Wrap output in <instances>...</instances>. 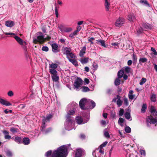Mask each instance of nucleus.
I'll use <instances>...</instances> for the list:
<instances>
[{
  "instance_id": "nucleus-58",
  "label": "nucleus",
  "mask_w": 157,
  "mask_h": 157,
  "mask_svg": "<svg viewBox=\"0 0 157 157\" xmlns=\"http://www.w3.org/2000/svg\"><path fill=\"white\" fill-rule=\"evenodd\" d=\"M104 135L105 137L107 138H109L110 136L109 134V133L107 132H104Z\"/></svg>"
},
{
  "instance_id": "nucleus-37",
  "label": "nucleus",
  "mask_w": 157,
  "mask_h": 157,
  "mask_svg": "<svg viewBox=\"0 0 157 157\" xmlns=\"http://www.w3.org/2000/svg\"><path fill=\"white\" fill-rule=\"evenodd\" d=\"M120 78H119L118 77L117 78L114 82L115 85L116 86H118L120 84Z\"/></svg>"
},
{
  "instance_id": "nucleus-18",
  "label": "nucleus",
  "mask_w": 157,
  "mask_h": 157,
  "mask_svg": "<svg viewBox=\"0 0 157 157\" xmlns=\"http://www.w3.org/2000/svg\"><path fill=\"white\" fill-rule=\"evenodd\" d=\"M150 111L151 114L154 116H155L157 115V111L155 108L153 106H151L150 109Z\"/></svg>"
},
{
  "instance_id": "nucleus-42",
  "label": "nucleus",
  "mask_w": 157,
  "mask_h": 157,
  "mask_svg": "<svg viewBox=\"0 0 157 157\" xmlns=\"http://www.w3.org/2000/svg\"><path fill=\"white\" fill-rule=\"evenodd\" d=\"M144 29H143L141 27H140L138 28V29L137 30V33L138 34H140L141 33L143 32Z\"/></svg>"
},
{
  "instance_id": "nucleus-10",
  "label": "nucleus",
  "mask_w": 157,
  "mask_h": 157,
  "mask_svg": "<svg viewBox=\"0 0 157 157\" xmlns=\"http://www.w3.org/2000/svg\"><path fill=\"white\" fill-rule=\"evenodd\" d=\"M52 117V115L51 114L48 115L46 117H44L42 120L43 125L42 126V129L43 130V128L45 127V123L47 121H49Z\"/></svg>"
},
{
  "instance_id": "nucleus-13",
  "label": "nucleus",
  "mask_w": 157,
  "mask_h": 157,
  "mask_svg": "<svg viewBox=\"0 0 157 157\" xmlns=\"http://www.w3.org/2000/svg\"><path fill=\"white\" fill-rule=\"evenodd\" d=\"M131 110L129 108L127 109V112L124 113V115L125 118L131 121L132 120L130 116Z\"/></svg>"
},
{
  "instance_id": "nucleus-35",
  "label": "nucleus",
  "mask_w": 157,
  "mask_h": 157,
  "mask_svg": "<svg viewBox=\"0 0 157 157\" xmlns=\"http://www.w3.org/2000/svg\"><path fill=\"white\" fill-rule=\"evenodd\" d=\"M14 139L15 141L18 144H20L21 141V138L18 136H15Z\"/></svg>"
},
{
  "instance_id": "nucleus-46",
  "label": "nucleus",
  "mask_w": 157,
  "mask_h": 157,
  "mask_svg": "<svg viewBox=\"0 0 157 157\" xmlns=\"http://www.w3.org/2000/svg\"><path fill=\"white\" fill-rule=\"evenodd\" d=\"M125 131L126 132L129 133L131 131V129L128 126H127L125 128Z\"/></svg>"
},
{
  "instance_id": "nucleus-31",
  "label": "nucleus",
  "mask_w": 157,
  "mask_h": 157,
  "mask_svg": "<svg viewBox=\"0 0 157 157\" xmlns=\"http://www.w3.org/2000/svg\"><path fill=\"white\" fill-rule=\"evenodd\" d=\"M124 72L123 70H121L119 71L117 73L118 77L119 78H121L124 75Z\"/></svg>"
},
{
  "instance_id": "nucleus-4",
  "label": "nucleus",
  "mask_w": 157,
  "mask_h": 157,
  "mask_svg": "<svg viewBox=\"0 0 157 157\" xmlns=\"http://www.w3.org/2000/svg\"><path fill=\"white\" fill-rule=\"evenodd\" d=\"M74 124V119L72 117L66 118L65 123V127L66 129L70 130L72 129L73 125Z\"/></svg>"
},
{
  "instance_id": "nucleus-53",
  "label": "nucleus",
  "mask_w": 157,
  "mask_h": 157,
  "mask_svg": "<svg viewBox=\"0 0 157 157\" xmlns=\"http://www.w3.org/2000/svg\"><path fill=\"white\" fill-rule=\"evenodd\" d=\"M95 40V38L94 37H91L90 39H88V40L89 42H90L91 44H94L93 41Z\"/></svg>"
},
{
  "instance_id": "nucleus-50",
  "label": "nucleus",
  "mask_w": 157,
  "mask_h": 157,
  "mask_svg": "<svg viewBox=\"0 0 157 157\" xmlns=\"http://www.w3.org/2000/svg\"><path fill=\"white\" fill-rule=\"evenodd\" d=\"M92 66L93 68H94V70H96L98 67V65L95 62L93 63Z\"/></svg>"
},
{
  "instance_id": "nucleus-17",
  "label": "nucleus",
  "mask_w": 157,
  "mask_h": 157,
  "mask_svg": "<svg viewBox=\"0 0 157 157\" xmlns=\"http://www.w3.org/2000/svg\"><path fill=\"white\" fill-rule=\"evenodd\" d=\"M75 120L76 122L78 124H82L86 123L85 122L83 121L81 117L78 116L77 117L75 118Z\"/></svg>"
},
{
  "instance_id": "nucleus-32",
  "label": "nucleus",
  "mask_w": 157,
  "mask_h": 157,
  "mask_svg": "<svg viewBox=\"0 0 157 157\" xmlns=\"http://www.w3.org/2000/svg\"><path fill=\"white\" fill-rule=\"evenodd\" d=\"M69 61L72 63L75 66H77L78 65V62L76 60L75 58L74 59H70L69 60Z\"/></svg>"
},
{
  "instance_id": "nucleus-15",
  "label": "nucleus",
  "mask_w": 157,
  "mask_h": 157,
  "mask_svg": "<svg viewBox=\"0 0 157 157\" xmlns=\"http://www.w3.org/2000/svg\"><path fill=\"white\" fill-rule=\"evenodd\" d=\"M0 103L7 106L11 105V104L10 102L2 98H0Z\"/></svg>"
},
{
  "instance_id": "nucleus-8",
  "label": "nucleus",
  "mask_w": 157,
  "mask_h": 157,
  "mask_svg": "<svg viewBox=\"0 0 157 157\" xmlns=\"http://www.w3.org/2000/svg\"><path fill=\"white\" fill-rule=\"evenodd\" d=\"M52 75V78L53 81L56 82L59 79V77L57 75V72L56 70H52L50 72Z\"/></svg>"
},
{
  "instance_id": "nucleus-40",
  "label": "nucleus",
  "mask_w": 157,
  "mask_h": 157,
  "mask_svg": "<svg viewBox=\"0 0 157 157\" xmlns=\"http://www.w3.org/2000/svg\"><path fill=\"white\" fill-rule=\"evenodd\" d=\"M124 70L127 73H129L130 72L131 68L129 67H124Z\"/></svg>"
},
{
  "instance_id": "nucleus-27",
  "label": "nucleus",
  "mask_w": 157,
  "mask_h": 157,
  "mask_svg": "<svg viewBox=\"0 0 157 157\" xmlns=\"http://www.w3.org/2000/svg\"><path fill=\"white\" fill-rule=\"evenodd\" d=\"M89 58L88 57L80 59V61L82 64L86 63L89 61Z\"/></svg>"
},
{
  "instance_id": "nucleus-39",
  "label": "nucleus",
  "mask_w": 157,
  "mask_h": 157,
  "mask_svg": "<svg viewBox=\"0 0 157 157\" xmlns=\"http://www.w3.org/2000/svg\"><path fill=\"white\" fill-rule=\"evenodd\" d=\"M18 129L13 127L11 128L10 129V131L13 133L18 132Z\"/></svg>"
},
{
  "instance_id": "nucleus-44",
  "label": "nucleus",
  "mask_w": 157,
  "mask_h": 157,
  "mask_svg": "<svg viewBox=\"0 0 157 157\" xmlns=\"http://www.w3.org/2000/svg\"><path fill=\"white\" fill-rule=\"evenodd\" d=\"M6 155L9 157H11L12 155L11 152L9 150L6 151Z\"/></svg>"
},
{
  "instance_id": "nucleus-51",
  "label": "nucleus",
  "mask_w": 157,
  "mask_h": 157,
  "mask_svg": "<svg viewBox=\"0 0 157 157\" xmlns=\"http://www.w3.org/2000/svg\"><path fill=\"white\" fill-rule=\"evenodd\" d=\"M151 50L153 52V53L155 55H157V52L154 48L151 47Z\"/></svg>"
},
{
  "instance_id": "nucleus-9",
  "label": "nucleus",
  "mask_w": 157,
  "mask_h": 157,
  "mask_svg": "<svg viewBox=\"0 0 157 157\" xmlns=\"http://www.w3.org/2000/svg\"><path fill=\"white\" fill-rule=\"evenodd\" d=\"M82 80L80 78H77L74 82V88L78 89L82 85Z\"/></svg>"
},
{
  "instance_id": "nucleus-43",
  "label": "nucleus",
  "mask_w": 157,
  "mask_h": 157,
  "mask_svg": "<svg viewBox=\"0 0 157 157\" xmlns=\"http://www.w3.org/2000/svg\"><path fill=\"white\" fill-rule=\"evenodd\" d=\"M90 90V89L87 87L83 86L82 88V91L83 92H86Z\"/></svg>"
},
{
  "instance_id": "nucleus-7",
  "label": "nucleus",
  "mask_w": 157,
  "mask_h": 157,
  "mask_svg": "<svg viewBox=\"0 0 157 157\" xmlns=\"http://www.w3.org/2000/svg\"><path fill=\"white\" fill-rule=\"evenodd\" d=\"M58 27L60 31L62 32L69 33L71 32L72 30V28L65 27L62 25H58Z\"/></svg>"
},
{
  "instance_id": "nucleus-28",
  "label": "nucleus",
  "mask_w": 157,
  "mask_h": 157,
  "mask_svg": "<svg viewBox=\"0 0 157 157\" xmlns=\"http://www.w3.org/2000/svg\"><path fill=\"white\" fill-rule=\"evenodd\" d=\"M143 27L144 30L149 29L152 28V26L149 24H144L143 25Z\"/></svg>"
},
{
  "instance_id": "nucleus-47",
  "label": "nucleus",
  "mask_w": 157,
  "mask_h": 157,
  "mask_svg": "<svg viewBox=\"0 0 157 157\" xmlns=\"http://www.w3.org/2000/svg\"><path fill=\"white\" fill-rule=\"evenodd\" d=\"M52 154V151H47L45 154V156L46 157H49Z\"/></svg>"
},
{
  "instance_id": "nucleus-5",
  "label": "nucleus",
  "mask_w": 157,
  "mask_h": 157,
  "mask_svg": "<svg viewBox=\"0 0 157 157\" xmlns=\"http://www.w3.org/2000/svg\"><path fill=\"white\" fill-rule=\"evenodd\" d=\"M37 35H40L36 37H33V42L35 43H39L40 44H42L43 43L45 40V39L44 38V36L43 35L42 33L40 32H38L37 33Z\"/></svg>"
},
{
  "instance_id": "nucleus-52",
  "label": "nucleus",
  "mask_w": 157,
  "mask_h": 157,
  "mask_svg": "<svg viewBox=\"0 0 157 157\" xmlns=\"http://www.w3.org/2000/svg\"><path fill=\"white\" fill-rule=\"evenodd\" d=\"M108 142H104L102 144H101L99 147V148H102L103 147H105L107 144Z\"/></svg>"
},
{
  "instance_id": "nucleus-38",
  "label": "nucleus",
  "mask_w": 157,
  "mask_h": 157,
  "mask_svg": "<svg viewBox=\"0 0 157 157\" xmlns=\"http://www.w3.org/2000/svg\"><path fill=\"white\" fill-rule=\"evenodd\" d=\"M147 106L146 104H143L141 109V112L144 113L145 112L147 109Z\"/></svg>"
},
{
  "instance_id": "nucleus-49",
  "label": "nucleus",
  "mask_w": 157,
  "mask_h": 157,
  "mask_svg": "<svg viewBox=\"0 0 157 157\" xmlns=\"http://www.w3.org/2000/svg\"><path fill=\"white\" fill-rule=\"evenodd\" d=\"M124 113V110L123 109H121L119 111V115L120 116H122Z\"/></svg>"
},
{
  "instance_id": "nucleus-6",
  "label": "nucleus",
  "mask_w": 157,
  "mask_h": 157,
  "mask_svg": "<svg viewBox=\"0 0 157 157\" xmlns=\"http://www.w3.org/2000/svg\"><path fill=\"white\" fill-rule=\"evenodd\" d=\"M14 38L17 41L19 44L25 50V52H26V43L17 36H15L14 37Z\"/></svg>"
},
{
  "instance_id": "nucleus-24",
  "label": "nucleus",
  "mask_w": 157,
  "mask_h": 157,
  "mask_svg": "<svg viewBox=\"0 0 157 157\" xmlns=\"http://www.w3.org/2000/svg\"><path fill=\"white\" fill-rule=\"evenodd\" d=\"M67 58L68 59L69 61V60L70 59H75V56L73 53L72 52H71V53L67 56Z\"/></svg>"
},
{
  "instance_id": "nucleus-30",
  "label": "nucleus",
  "mask_w": 157,
  "mask_h": 157,
  "mask_svg": "<svg viewBox=\"0 0 157 157\" xmlns=\"http://www.w3.org/2000/svg\"><path fill=\"white\" fill-rule=\"evenodd\" d=\"M23 142L25 145H28L29 144L30 140L28 138H24L23 139Z\"/></svg>"
},
{
  "instance_id": "nucleus-3",
  "label": "nucleus",
  "mask_w": 157,
  "mask_h": 157,
  "mask_svg": "<svg viewBox=\"0 0 157 157\" xmlns=\"http://www.w3.org/2000/svg\"><path fill=\"white\" fill-rule=\"evenodd\" d=\"M77 106L78 105L75 103H73L68 105V107L70 108V109L67 111L66 118L67 117H71L70 115H73L74 114Z\"/></svg>"
},
{
  "instance_id": "nucleus-45",
  "label": "nucleus",
  "mask_w": 157,
  "mask_h": 157,
  "mask_svg": "<svg viewBox=\"0 0 157 157\" xmlns=\"http://www.w3.org/2000/svg\"><path fill=\"white\" fill-rule=\"evenodd\" d=\"M146 81V79L144 78H142L141 80L140 81V85H143Z\"/></svg>"
},
{
  "instance_id": "nucleus-11",
  "label": "nucleus",
  "mask_w": 157,
  "mask_h": 157,
  "mask_svg": "<svg viewBox=\"0 0 157 157\" xmlns=\"http://www.w3.org/2000/svg\"><path fill=\"white\" fill-rule=\"evenodd\" d=\"M125 21L124 19L122 17H119L117 20L115 25L116 26L119 27L121 26Z\"/></svg>"
},
{
  "instance_id": "nucleus-63",
  "label": "nucleus",
  "mask_w": 157,
  "mask_h": 157,
  "mask_svg": "<svg viewBox=\"0 0 157 157\" xmlns=\"http://www.w3.org/2000/svg\"><path fill=\"white\" fill-rule=\"evenodd\" d=\"M101 124L102 125H105L106 123V122L105 121L102 120L101 121Z\"/></svg>"
},
{
  "instance_id": "nucleus-25",
  "label": "nucleus",
  "mask_w": 157,
  "mask_h": 157,
  "mask_svg": "<svg viewBox=\"0 0 157 157\" xmlns=\"http://www.w3.org/2000/svg\"><path fill=\"white\" fill-rule=\"evenodd\" d=\"M97 42L96 43H98L100 44L101 46L104 47H106V46L105 44V41L102 40H96Z\"/></svg>"
},
{
  "instance_id": "nucleus-54",
  "label": "nucleus",
  "mask_w": 157,
  "mask_h": 157,
  "mask_svg": "<svg viewBox=\"0 0 157 157\" xmlns=\"http://www.w3.org/2000/svg\"><path fill=\"white\" fill-rule=\"evenodd\" d=\"M8 95L10 97H12L13 95V93L12 91L10 90L8 92Z\"/></svg>"
},
{
  "instance_id": "nucleus-59",
  "label": "nucleus",
  "mask_w": 157,
  "mask_h": 157,
  "mask_svg": "<svg viewBox=\"0 0 157 157\" xmlns=\"http://www.w3.org/2000/svg\"><path fill=\"white\" fill-rule=\"evenodd\" d=\"M140 153L143 156H145V152L144 150H141L140 151Z\"/></svg>"
},
{
  "instance_id": "nucleus-60",
  "label": "nucleus",
  "mask_w": 157,
  "mask_h": 157,
  "mask_svg": "<svg viewBox=\"0 0 157 157\" xmlns=\"http://www.w3.org/2000/svg\"><path fill=\"white\" fill-rule=\"evenodd\" d=\"M4 33L6 35H14L15 34L12 33Z\"/></svg>"
},
{
  "instance_id": "nucleus-12",
  "label": "nucleus",
  "mask_w": 157,
  "mask_h": 157,
  "mask_svg": "<svg viewBox=\"0 0 157 157\" xmlns=\"http://www.w3.org/2000/svg\"><path fill=\"white\" fill-rule=\"evenodd\" d=\"M147 121L151 124H154L157 121L155 118H153L151 116H148L147 119Z\"/></svg>"
},
{
  "instance_id": "nucleus-22",
  "label": "nucleus",
  "mask_w": 157,
  "mask_h": 157,
  "mask_svg": "<svg viewBox=\"0 0 157 157\" xmlns=\"http://www.w3.org/2000/svg\"><path fill=\"white\" fill-rule=\"evenodd\" d=\"M2 132L5 135L4 138L6 139L10 140L11 139V136L9 135V133L8 131L6 130H4Z\"/></svg>"
},
{
  "instance_id": "nucleus-21",
  "label": "nucleus",
  "mask_w": 157,
  "mask_h": 157,
  "mask_svg": "<svg viewBox=\"0 0 157 157\" xmlns=\"http://www.w3.org/2000/svg\"><path fill=\"white\" fill-rule=\"evenodd\" d=\"M52 50L53 52H58V46L57 44L54 43L52 45Z\"/></svg>"
},
{
  "instance_id": "nucleus-33",
  "label": "nucleus",
  "mask_w": 157,
  "mask_h": 157,
  "mask_svg": "<svg viewBox=\"0 0 157 157\" xmlns=\"http://www.w3.org/2000/svg\"><path fill=\"white\" fill-rule=\"evenodd\" d=\"M140 2L143 5L147 6L149 7L150 5L148 2L147 0H140Z\"/></svg>"
},
{
  "instance_id": "nucleus-23",
  "label": "nucleus",
  "mask_w": 157,
  "mask_h": 157,
  "mask_svg": "<svg viewBox=\"0 0 157 157\" xmlns=\"http://www.w3.org/2000/svg\"><path fill=\"white\" fill-rule=\"evenodd\" d=\"M133 93V91L132 90H129L128 94V97L131 100L133 99L135 97V94H132Z\"/></svg>"
},
{
  "instance_id": "nucleus-62",
  "label": "nucleus",
  "mask_w": 157,
  "mask_h": 157,
  "mask_svg": "<svg viewBox=\"0 0 157 157\" xmlns=\"http://www.w3.org/2000/svg\"><path fill=\"white\" fill-rule=\"evenodd\" d=\"M84 82L86 84H88L89 83V80L88 78H85L84 79Z\"/></svg>"
},
{
  "instance_id": "nucleus-64",
  "label": "nucleus",
  "mask_w": 157,
  "mask_h": 157,
  "mask_svg": "<svg viewBox=\"0 0 157 157\" xmlns=\"http://www.w3.org/2000/svg\"><path fill=\"white\" fill-rule=\"evenodd\" d=\"M81 27L80 26H78L76 28V31L78 33L81 29Z\"/></svg>"
},
{
  "instance_id": "nucleus-20",
  "label": "nucleus",
  "mask_w": 157,
  "mask_h": 157,
  "mask_svg": "<svg viewBox=\"0 0 157 157\" xmlns=\"http://www.w3.org/2000/svg\"><path fill=\"white\" fill-rule=\"evenodd\" d=\"M14 22L12 21H6L5 25L9 27L13 26L14 25Z\"/></svg>"
},
{
  "instance_id": "nucleus-55",
  "label": "nucleus",
  "mask_w": 157,
  "mask_h": 157,
  "mask_svg": "<svg viewBox=\"0 0 157 157\" xmlns=\"http://www.w3.org/2000/svg\"><path fill=\"white\" fill-rule=\"evenodd\" d=\"M155 95L154 94L152 95L151 97V100L153 102H155Z\"/></svg>"
},
{
  "instance_id": "nucleus-14",
  "label": "nucleus",
  "mask_w": 157,
  "mask_h": 157,
  "mask_svg": "<svg viewBox=\"0 0 157 157\" xmlns=\"http://www.w3.org/2000/svg\"><path fill=\"white\" fill-rule=\"evenodd\" d=\"M58 66V65L56 63H52L50 64L49 67L50 68L49 69V72H51L52 70H56L55 69L57 68Z\"/></svg>"
},
{
  "instance_id": "nucleus-61",
  "label": "nucleus",
  "mask_w": 157,
  "mask_h": 157,
  "mask_svg": "<svg viewBox=\"0 0 157 157\" xmlns=\"http://www.w3.org/2000/svg\"><path fill=\"white\" fill-rule=\"evenodd\" d=\"M132 58L134 61L135 62H136L137 59V58L134 54H133V55Z\"/></svg>"
},
{
  "instance_id": "nucleus-29",
  "label": "nucleus",
  "mask_w": 157,
  "mask_h": 157,
  "mask_svg": "<svg viewBox=\"0 0 157 157\" xmlns=\"http://www.w3.org/2000/svg\"><path fill=\"white\" fill-rule=\"evenodd\" d=\"M128 19L131 21H133L135 20V17L133 14H129L128 17Z\"/></svg>"
},
{
  "instance_id": "nucleus-36",
  "label": "nucleus",
  "mask_w": 157,
  "mask_h": 157,
  "mask_svg": "<svg viewBox=\"0 0 157 157\" xmlns=\"http://www.w3.org/2000/svg\"><path fill=\"white\" fill-rule=\"evenodd\" d=\"M124 121V119L120 117L119 118V120L118 121V123L121 126H123Z\"/></svg>"
},
{
  "instance_id": "nucleus-34",
  "label": "nucleus",
  "mask_w": 157,
  "mask_h": 157,
  "mask_svg": "<svg viewBox=\"0 0 157 157\" xmlns=\"http://www.w3.org/2000/svg\"><path fill=\"white\" fill-rule=\"evenodd\" d=\"M105 6L106 10L108 11L109 10V6L110 5V4L108 3L107 0H105Z\"/></svg>"
},
{
  "instance_id": "nucleus-48",
  "label": "nucleus",
  "mask_w": 157,
  "mask_h": 157,
  "mask_svg": "<svg viewBox=\"0 0 157 157\" xmlns=\"http://www.w3.org/2000/svg\"><path fill=\"white\" fill-rule=\"evenodd\" d=\"M122 101L120 99H118L117 101V103L118 107H120L122 105Z\"/></svg>"
},
{
  "instance_id": "nucleus-2",
  "label": "nucleus",
  "mask_w": 157,
  "mask_h": 157,
  "mask_svg": "<svg viewBox=\"0 0 157 157\" xmlns=\"http://www.w3.org/2000/svg\"><path fill=\"white\" fill-rule=\"evenodd\" d=\"M79 105L82 109H85L86 108L92 109L95 106V103L92 100L83 98L80 101Z\"/></svg>"
},
{
  "instance_id": "nucleus-26",
  "label": "nucleus",
  "mask_w": 157,
  "mask_h": 157,
  "mask_svg": "<svg viewBox=\"0 0 157 157\" xmlns=\"http://www.w3.org/2000/svg\"><path fill=\"white\" fill-rule=\"evenodd\" d=\"M86 48L85 46H84L80 51L79 55L81 57L83 56L86 53Z\"/></svg>"
},
{
  "instance_id": "nucleus-57",
  "label": "nucleus",
  "mask_w": 157,
  "mask_h": 157,
  "mask_svg": "<svg viewBox=\"0 0 157 157\" xmlns=\"http://www.w3.org/2000/svg\"><path fill=\"white\" fill-rule=\"evenodd\" d=\"M55 13L56 16L58 17V10L57 9V7L56 6V3L55 4Z\"/></svg>"
},
{
  "instance_id": "nucleus-41",
  "label": "nucleus",
  "mask_w": 157,
  "mask_h": 157,
  "mask_svg": "<svg viewBox=\"0 0 157 157\" xmlns=\"http://www.w3.org/2000/svg\"><path fill=\"white\" fill-rule=\"evenodd\" d=\"M147 59L145 58H140L139 59L140 63H145L147 62Z\"/></svg>"
},
{
  "instance_id": "nucleus-19",
  "label": "nucleus",
  "mask_w": 157,
  "mask_h": 157,
  "mask_svg": "<svg viewBox=\"0 0 157 157\" xmlns=\"http://www.w3.org/2000/svg\"><path fill=\"white\" fill-rule=\"evenodd\" d=\"M71 48L68 47H65L63 49V53L67 55L71 53Z\"/></svg>"
},
{
  "instance_id": "nucleus-16",
  "label": "nucleus",
  "mask_w": 157,
  "mask_h": 157,
  "mask_svg": "<svg viewBox=\"0 0 157 157\" xmlns=\"http://www.w3.org/2000/svg\"><path fill=\"white\" fill-rule=\"evenodd\" d=\"M83 151L82 149H77L75 154V157H81L82 155Z\"/></svg>"
},
{
  "instance_id": "nucleus-1",
  "label": "nucleus",
  "mask_w": 157,
  "mask_h": 157,
  "mask_svg": "<svg viewBox=\"0 0 157 157\" xmlns=\"http://www.w3.org/2000/svg\"><path fill=\"white\" fill-rule=\"evenodd\" d=\"M70 145L67 146L64 145L58 148L56 150L53 151L52 157H66L68 154L67 151Z\"/></svg>"
},
{
  "instance_id": "nucleus-56",
  "label": "nucleus",
  "mask_w": 157,
  "mask_h": 157,
  "mask_svg": "<svg viewBox=\"0 0 157 157\" xmlns=\"http://www.w3.org/2000/svg\"><path fill=\"white\" fill-rule=\"evenodd\" d=\"M42 50L43 51L47 52L48 50V48L46 46H44L42 48Z\"/></svg>"
}]
</instances>
